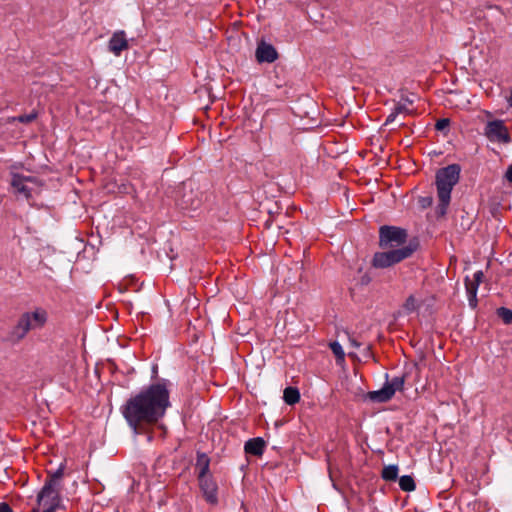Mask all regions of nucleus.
I'll return each instance as SVG.
<instances>
[{
    "instance_id": "obj_1",
    "label": "nucleus",
    "mask_w": 512,
    "mask_h": 512,
    "mask_svg": "<svg viewBox=\"0 0 512 512\" xmlns=\"http://www.w3.org/2000/svg\"><path fill=\"white\" fill-rule=\"evenodd\" d=\"M152 382L138 393L131 395L121 406L120 411L128 426L135 434H147L153 440L151 428L156 426L171 407L170 380L158 377V366L153 365Z\"/></svg>"
},
{
    "instance_id": "obj_10",
    "label": "nucleus",
    "mask_w": 512,
    "mask_h": 512,
    "mask_svg": "<svg viewBox=\"0 0 512 512\" xmlns=\"http://www.w3.org/2000/svg\"><path fill=\"white\" fill-rule=\"evenodd\" d=\"M27 182L38 183L36 177L24 176L20 173L11 172L10 185L14 190V193L23 195L26 200L32 198L31 189L26 185Z\"/></svg>"
},
{
    "instance_id": "obj_28",
    "label": "nucleus",
    "mask_w": 512,
    "mask_h": 512,
    "mask_svg": "<svg viewBox=\"0 0 512 512\" xmlns=\"http://www.w3.org/2000/svg\"><path fill=\"white\" fill-rule=\"evenodd\" d=\"M418 203L422 209H427L433 204L432 196L419 197Z\"/></svg>"
},
{
    "instance_id": "obj_7",
    "label": "nucleus",
    "mask_w": 512,
    "mask_h": 512,
    "mask_svg": "<svg viewBox=\"0 0 512 512\" xmlns=\"http://www.w3.org/2000/svg\"><path fill=\"white\" fill-rule=\"evenodd\" d=\"M31 330L34 328L29 318V312H24L20 315L16 325L3 338V341L13 345L18 344Z\"/></svg>"
},
{
    "instance_id": "obj_14",
    "label": "nucleus",
    "mask_w": 512,
    "mask_h": 512,
    "mask_svg": "<svg viewBox=\"0 0 512 512\" xmlns=\"http://www.w3.org/2000/svg\"><path fill=\"white\" fill-rule=\"evenodd\" d=\"M266 441L262 437H254L247 440L244 444V452L247 455L260 457L266 448Z\"/></svg>"
},
{
    "instance_id": "obj_30",
    "label": "nucleus",
    "mask_w": 512,
    "mask_h": 512,
    "mask_svg": "<svg viewBox=\"0 0 512 512\" xmlns=\"http://www.w3.org/2000/svg\"><path fill=\"white\" fill-rule=\"evenodd\" d=\"M371 281V276L368 273H365L364 275L361 276L359 283L362 286H367L368 284H370Z\"/></svg>"
},
{
    "instance_id": "obj_33",
    "label": "nucleus",
    "mask_w": 512,
    "mask_h": 512,
    "mask_svg": "<svg viewBox=\"0 0 512 512\" xmlns=\"http://www.w3.org/2000/svg\"><path fill=\"white\" fill-rule=\"evenodd\" d=\"M349 341H350L351 345H352L353 347H355V348H358V347H360V345H361V344H360L356 339H354V338H349Z\"/></svg>"
},
{
    "instance_id": "obj_17",
    "label": "nucleus",
    "mask_w": 512,
    "mask_h": 512,
    "mask_svg": "<svg viewBox=\"0 0 512 512\" xmlns=\"http://www.w3.org/2000/svg\"><path fill=\"white\" fill-rule=\"evenodd\" d=\"M29 318L34 329H40L45 326L48 320V313L45 309L38 307L34 311L29 312Z\"/></svg>"
},
{
    "instance_id": "obj_4",
    "label": "nucleus",
    "mask_w": 512,
    "mask_h": 512,
    "mask_svg": "<svg viewBox=\"0 0 512 512\" xmlns=\"http://www.w3.org/2000/svg\"><path fill=\"white\" fill-rule=\"evenodd\" d=\"M420 247V241L417 237H413L408 241L406 246L398 249L383 250L375 252L371 266L376 269L390 268L403 260L410 258Z\"/></svg>"
},
{
    "instance_id": "obj_3",
    "label": "nucleus",
    "mask_w": 512,
    "mask_h": 512,
    "mask_svg": "<svg viewBox=\"0 0 512 512\" xmlns=\"http://www.w3.org/2000/svg\"><path fill=\"white\" fill-rule=\"evenodd\" d=\"M65 465L61 464L54 472H48L45 483L37 495V507L31 512H55L61 503V480Z\"/></svg>"
},
{
    "instance_id": "obj_11",
    "label": "nucleus",
    "mask_w": 512,
    "mask_h": 512,
    "mask_svg": "<svg viewBox=\"0 0 512 512\" xmlns=\"http://www.w3.org/2000/svg\"><path fill=\"white\" fill-rule=\"evenodd\" d=\"M278 57L279 54L272 44L267 43L263 39L257 43L255 58L259 64L273 63L278 59Z\"/></svg>"
},
{
    "instance_id": "obj_31",
    "label": "nucleus",
    "mask_w": 512,
    "mask_h": 512,
    "mask_svg": "<svg viewBox=\"0 0 512 512\" xmlns=\"http://www.w3.org/2000/svg\"><path fill=\"white\" fill-rule=\"evenodd\" d=\"M0 512H13V509L6 502L0 503Z\"/></svg>"
},
{
    "instance_id": "obj_20",
    "label": "nucleus",
    "mask_w": 512,
    "mask_h": 512,
    "mask_svg": "<svg viewBox=\"0 0 512 512\" xmlns=\"http://www.w3.org/2000/svg\"><path fill=\"white\" fill-rule=\"evenodd\" d=\"M400 489L404 492H412L416 489V483L411 475H403L397 479Z\"/></svg>"
},
{
    "instance_id": "obj_34",
    "label": "nucleus",
    "mask_w": 512,
    "mask_h": 512,
    "mask_svg": "<svg viewBox=\"0 0 512 512\" xmlns=\"http://www.w3.org/2000/svg\"><path fill=\"white\" fill-rule=\"evenodd\" d=\"M508 103H509V106L512 107V90H511V94L508 98Z\"/></svg>"
},
{
    "instance_id": "obj_27",
    "label": "nucleus",
    "mask_w": 512,
    "mask_h": 512,
    "mask_svg": "<svg viewBox=\"0 0 512 512\" xmlns=\"http://www.w3.org/2000/svg\"><path fill=\"white\" fill-rule=\"evenodd\" d=\"M404 309L407 311V312H413L416 310L417 306H416V299L413 295H410L404 302V305H403Z\"/></svg>"
},
{
    "instance_id": "obj_18",
    "label": "nucleus",
    "mask_w": 512,
    "mask_h": 512,
    "mask_svg": "<svg viewBox=\"0 0 512 512\" xmlns=\"http://www.w3.org/2000/svg\"><path fill=\"white\" fill-rule=\"evenodd\" d=\"M300 397V391L297 387L288 386L283 391V400L287 405H295L300 401Z\"/></svg>"
},
{
    "instance_id": "obj_5",
    "label": "nucleus",
    "mask_w": 512,
    "mask_h": 512,
    "mask_svg": "<svg viewBox=\"0 0 512 512\" xmlns=\"http://www.w3.org/2000/svg\"><path fill=\"white\" fill-rule=\"evenodd\" d=\"M407 241L408 232L405 228L392 225L380 226L378 241L380 249H398L406 246Z\"/></svg>"
},
{
    "instance_id": "obj_22",
    "label": "nucleus",
    "mask_w": 512,
    "mask_h": 512,
    "mask_svg": "<svg viewBox=\"0 0 512 512\" xmlns=\"http://www.w3.org/2000/svg\"><path fill=\"white\" fill-rule=\"evenodd\" d=\"M495 314L497 315V317L499 319L502 320V322L504 324H506V325L512 324V310L511 309L501 306L496 309Z\"/></svg>"
},
{
    "instance_id": "obj_36",
    "label": "nucleus",
    "mask_w": 512,
    "mask_h": 512,
    "mask_svg": "<svg viewBox=\"0 0 512 512\" xmlns=\"http://www.w3.org/2000/svg\"><path fill=\"white\" fill-rule=\"evenodd\" d=\"M425 359V354L422 353L421 356H420V360H424Z\"/></svg>"
},
{
    "instance_id": "obj_2",
    "label": "nucleus",
    "mask_w": 512,
    "mask_h": 512,
    "mask_svg": "<svg viewBox=\"0 0 512 512\" xmlns=\"http://www.w3.org/2000/svg\"><path fill=\"white\" fill-rule=\"evenodd\" d=\"M461 166L453 163L442 167L436 171L435 185L439 203L436 207L437 218L444 217L447 214L451 202V193L455 185L460 180Z\"/></svg>"
},
{
    "instance_id": "obj_19",
    "label": "nucleus",
    "mask_w": 512,
    "mask_h": 512,
    "mask_svg": "<svg viewBox=\"0 0 512 512\" xmlns=\"http://www.w3.org/2000/svg\"><path fill=\"white\" fill-rule=\"evenodd\" d=\"M399 467L396 464H390L383 467L381 478L386 482H395L398 477Z\"/></svg>"
},
{
    "instance_id": "obj_29",
    "label": "nucleus",
    "mask_w": 512,
    "mask_h": 512,
    "mask_svg": "<svg viewBox=\"0 0 512 512\" xmlns=\"http://www.w3.org/2000/svg\"><path fill=\"white\" fill-rule=\"evenodd\" d=\"M394 110L396 111L397 114H401V113H405V114H412V111L409 110L405 105L401 104V103H398Z\"/></svg>"
},
{
    "instance_id": "obj_9",
    "label": "nucleus",
    "mask_w": 512,
    "mask_h": 512,
    "mask_svg": "<svg viewBox=\"0 0 512 512\" xmlns=\"http://www.w3.org/2000/svg\"><path fill=\"white\" fill-rule=\"evenodd\" d=\"M485 136L490 141H497L500 143L508 144L512 141L511 136L502 120H492L486 124Z\"/></svg>"
},
{
    "instance_id": "obj_35",
    "label": "nucleus",
    "mask_w": 512,
    "mask_h": 512,
    "mask_svg": "<svg viewBox=\"0 0 512 512\" xmlns=\"http://www.w3.org/2000/svg\"><path fill=\"white\" fill-rule=\"evenodd\" d=\"M404 100L406 101V103L413 104V100H410L409 98H405Z\"/></svg>"
},
{
    "instance_id": "obj_25",
    "label": "nucleus",
    "mask_w": 512,
    "mask_h": 512,
    "mask_svg": "<svg viewBox=\"0 0 512 512\" xmlns=\"http://www.w3.org/2000/svg\"><path fill=\"white\" fill-rule=\"evenodd\" d=\"M450 124L451 120L449 118H440L435 123V129L439 132H442L444 135H447L449 132Z\"/></svg>"
},
{
    "instance_id": "obj_24",
    "label": "nucleus",
    "mask_w": 512,
    "mask_h": 512,
    "mask_svg": "<svg viewBox=\"0 0 512 512\" xmlns=\"http://www.w3.org/2000/svg\"><path fill=\"white\" fill-rule=\"evenodd\" d=\"M468 296L469 306L471 309H476L478 306L477 291L478 288L465 286Z\"/></svg>"
},
{
    "instance_id": "obj_32",
    "label": "nucleus",
    "mask_w": 512,
    "mask_h": 512,
    "mask_svg": "<svg viewBox=\"0 0 512 512\" xmlns=\"http://www.w3.org/2000/svg\"><path fill=\"white\" fill-rule=\"evenodd\" d=\"M397 116H398V114L394 110L391 114L388 115L384 125L386 126V125L392 123L396 119Z\"/></svg>"
},
{
    "instance_id": "obj_12",
    "label": "nucleus",
    "mask_w": 512,
    "mask_h": 512,
    "mask_svg": "<svg viewBox=\"0 0 512 512\" xmlns=\"http://www.w3.org/2000/svg\"><path fill=\"white\" fill-rule=\"evenodd\" d=\"M412 370H415V372L417 374L420 373V366L417 362L413 363L409 372H404V374L402 376L394 377L390 381L388 380V377H389L388 373L385 374V379H386L385 386L388 387V391L390 392L392 397L395 395V393L397 391H400V392L403 391L405 381H406L409 373H411Z\"/></svg>"
},
{
    "instance_id": "obj_6",
    "label": "nucleus",
    "mask_w": 512,
    "mask_h": 512,
    "mask_svg": "<svg viewBox=\"0 0 512 512\" xmlns=\"http://www.w3.org/2000/svg\"><path fill=\"white\" fill-rule=\"evenodd\" d=\"M202 202L203 195L199 189H194L191 182H184L176 200L177 206L182 210H197Z\"/></svg>"
},
{
    "instance_id": "obj_21",
    "label": "nucleus",
    "mask_w": 512,
    "mask_h": 512,
    "mask_svg": "<svg viewBox=\"0 0 512 512\" xmlns=\"http://www.w3.org/2000/svg\"><path fill=\"white\" fill-rule=\"evenodd\" d=\"M329 348L335 356L336 363L341 365L345 362V352L341 346V344L337 341H332L329 343Z\"/></svg>"
},
{
    "instance_id": "obj_13",
    "label": "nucleus",
    "mask_w": 512,
    "mask_h": 512,
    "mask_svg": "<svg viewBox=\"0 0 512 512\" xmlns=\"http://www.w3.org/2000/svg\"><path fill=\"white\" fill-rule=\"evenodd\" d=\"M109 51L116 56H120L124 50L129 48L126 34L124 31L115 32L109 40Z\"/></svg>"
},
{
    "instance_id": "obj_8",
    "label": "nucleus",
    "mask_w": 512,
    "mask_h": 512,
    "mask_svg": "<svg viewBox=\"0 0 512 512\" xmlns=\"http://www.w3.org/2000/svg\"><path fill=\"white\" fill-rule=\"evenodd\" d=\"M198 486L206 503L216 506L219 503V487L213 474L197 476Z\"/></svg>"
},
{
    "instance_id": "obj_16",
    "label": "nucleus",
    "mask_w": 512,
    "mask_h": 512,
    "mask_svg": "<svg viewBox=\"0 0 512 512\" xmlns=\"http://www.w3.org/2000/svg\"><path fill=\"white\" fill-rule=\"evenodd\" d=\"M393 397L388 391V387L383 385V387L376 391H369L364 395L365 400H369L373 403H386L390 401Z\"/></svg>"
},
{
    "instance_id": "obj_26",
    "label": "nucleus",
    "mask_w": 512,
    "mask_h": 512,
    "mask_svg": "<svg viewBox=\"0 0 512 512\" xmlns=\"http://www.w3.org/2000/svg\"><path fill=\"white\" fill-rule=\"evenodd\" d=\"M37 112L36 111H32L31 113L29 114H22V115H19L17 117V120L20 122V123H24V124H28V123H31L33 122L36 118H37Z\"/></svg>"
},
{
    "instance_id": "obj_15",
    "label": "nucleus",
    "mask_w": 512,
    "mask_h": 512,
    "mask_svg": "<svg viewBox=\"0 0 512 512\" xmlns=\"http://www.w3.org/2000/svg\"><path fill=\"white\" fill-rule=\"evenodd\" d=\"M210 462L211 459L205 452H196L195 469L197 470V476H206L208 474H211Z\"/></svg>"
},
{
    "instance_id": "obj_23",
    "label": "nucleus",
    "mask_w": 512,
    "mask_h": 512,
    "mask_svg": "<svg viewBox=\"0 0 512 512\" xmlns=\"http://www.w3.org/2000/svg\"><path fill=\"white\" fill-rule=\"evenodd\" d=\"M484 273L482 270L476 271L473 275V281L469 279V277H465V286L478 288L479 285L483 282Z\"/></svg>"
}]
</instances>
